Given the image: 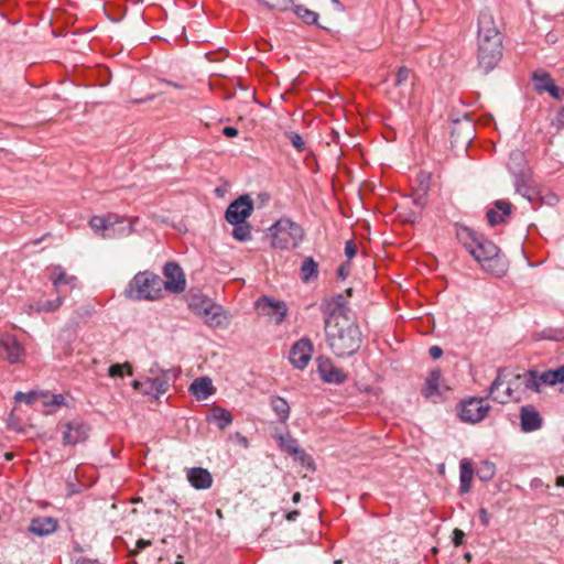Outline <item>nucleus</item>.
Here are the masks:
<instances>
[{
    "label": "nucleus",
    "mask_w": 564,
    "mask_h": 564,
    "mask_svg": "<svg viewBox=\"0 0 564 564\" xmlns=\"http://www.w3.org/2000/svg\"><path fill=\"white\" fill-rule=\"evenodd\" d=\"M536 93H547L555 100H564V88L558 87L551 74L545 70H535L531 75Z\"/></svg>",
    "instance_id": "f8f14e48"
},
{
    "label": "nucleus",
    "mask_w": 564,
    "mask_h": 564,
    "mask_svg": "<svg viewBox=\"0 0 564 564\" xmlns=\"http://www.w3.org/2000/svg\"><path fill=\"white\" fill-rule=\"evenodd\" d=\"M132 387L135 389V390H139L141 393H142V389L145 388V380L144 381H141V380H133L132 381Z\"/></svg>",
    "instance_id": "4d7b16f0"
},
{
    "label": "nucleus",
    "mask_w": 564,
    "mask_h": 564,
    "mask_svg": "<svg viewBox=\"0 0 564 564\" xmlns=\"http://www.w3.org/2000/svg\"><path fill=\"white\" fill-rule=\"evenodd\" d=\"M464 538H465V533L463 530L460 529H454L453 531V536H452V542L455 546H459L464 543Z\"/></svg>",
    "instance_id": "09e8293b"
},
{
    "label": "nucleus",
    "mask_w": 564,
    "mask_h": 564,
    "mask_svg": "<svg viewBox=\"0 0 564 564\" xmlns=\"http://www.w3.org/2000/svg\"><path fill=\"white\" fill-rule=\"evenodd\" d=\"M301 498H302L301 492L297 491V492L293 494L292 501L294 503H299L301 501Z\"/></svg>",
    "instance_id": "e2e57ef3"
},
{
    "label": "nucleus",
    "mask_w": 564,
    "mask_h": 564,
    "mask_svg": "<svg viewBox=\"0 0 564 564\" xmlns=\"http://www.w3.org/2000/svg\"><path fill=\"white\" fill-rule=\"evenodd\" d=\"M350 261L341 263L337 269V276L341 280H345L350 274Z\"/></svg>",
    "instance_id": "49530a36"
},
{
    "label": "nucleus",
    "mask_w": 564,
    "mask_h": 564,
    "mask_svg": "<svg viewBox=\"0 0 564 564\" xmlns=\"http://www.w3.org/2000/svg\"><path fill=\"white\" fill-rule=\"evenodd\" d=\"M134 230L133 228V221H131L127 227L122 228V234L123 235H130L132 234Z\"/></svg>",
    "instance_id": "052dcab7"
},
{
    "label": "nucleus",
    "mask_w": 564,
    "mask_h": 564,
    "mask_svg": "<svg viewBox=\"0 0 564 564\" xmlns=\"http://www.w3.org/2000/svg\"><path fill=\"white\" fill-rule=\"evenodd\" d=\"M485 398L471 397L458 404V416L465 423L476 424L481 422L490 410Z\"/></svg>",
    "instance_id": "423d86ee"
},
{
    "label": "nucleus",
    "mask_w": 564,
    "mask_h": 564,
    "mask_svg": "<svg viewBox=\"0 0 564 564\" xmlns=\"http://www.w3.org/2000/svg\"><path fill=\"white\" fill-rule=\"evenodd\" d=\"M187 480L197 490H205L212 487L213 476L203 467H193L187 470Z\"/></svg>",
    "instance_id": "aec40b11"
},
{
    "label": "nucleus",
    "mask_w": 564,
    "mask_h": 564,
    "mask_svg": "<svg viewBox=\"0 0 564 564\" xmlns=\"http://www.w3.org/2000/svg\"><path fill=\"white\" fill-rule=\"evenodd\" d=\"M116 223H119V218L112 217V216H108V217L94 216L89 220V225H90L91 229L97 234L100 232L104 238H112L113 237V231H115L113 225Z\"/></svg>",
    "instance_id": "4be33fe9"
},
{
    "label": "nucleus",
    "mask_w": 564,
    "mask_h": 564,
    "mask_svg": "<svg viewBox=\"0 0 564 564\" xmlns=\"http://www.w3.org/2000/svg\"><path fill=\"white\" fill-rule=\"evenodd\" d=\"M316 362L317 371L323 381L327 383L340 384L346 380V373L341 369L337 368L330 358L319 356L316 359Z\"/></svg>",
    "instance_id": "dca6fc26"
},
{
    "label": "nucleus",
    "mask_w": 564,
    "mask_h": 564,
    "mask_svg": "<svg viewBox=\"0 0 564 564\" xmlns=\"http://www.w3.org/2000/svg\"><path fill=\"white\" fill-rule=\"evenodd\" d=\"M62 303H63V297L58 295L53 301H37V302L33 303L30 305V310L32 312H36V313H51V312H55L56 310H58L61 307Z\"/></svg>",
    "instance_id": "7c9ffc66"
},
{
    "label": "nucleus",
    "mask_w": 564,
    "mask_h": 564,
    "mask_svg": "<svg viewBox=\"0 0 564 564\" xmlns=\"http://www.w3.org/2000/svg\"><path fill=\"white\" fill-rule=\"evenodd\" d=\"M14 399L18 402H24L26 404H32L36 400V393L33 391L28 392V393L19 391L15 393Z\"/></svg>",
    "instance_id": "c03bdc74"
},
{
    "label": "nucleus",
    "mask_w": 564,
    "mask_h": 564,
    "mask_svg": "<svg viewBox=\"0 0 564 564\" xmlns=\"http://www.w3.org/2000/svg\"><path fill=\"white\" fill-rule=\"evenodd\" d=\"M167 389L169 382L164 378H148L145 380V388L142 389V393L158 399L161 394H164Z\"/></svg>",
    "instance_id": "cd10ccee"
},
{
    "label": "nucleus",
    "mask_w": 564,
    "mask_h": 564,
    "mask_svg": "<svg viewBox=\"0 0 564 564\" xmlns=\"http://www.w3.org/2000/svg\"><path fill=\"white\" fill-rule=\"evenodd\" d=\"M272 410L276 413L281 422H285L290 415V405L288 401L281 397H272L270 401Z\"/></svg>",
    "instance_id": "2f4dec72"
},
{
    "label": "nucleus",
    "mask_w": 564,
    "mask_h": 564,
    "mask_svg": "<svg viewBox=\"0 0 564 564\" xmlns=\"http://www.w3.org/2000/svg\"><path fill=\"white\" fill-rule=\"evenodd\" d=\"M269 232L271 246L280 250L297 248L305 237L303 227L289 217L278 219L271 225Z\"/></svg>",
    "instance_id": "39448f33"
},
{
    "label": "nucleus",
    "mask_w": 564,
    "mask_h": 564,
    "mask_svg": "<svg viewBox=\"0 0 564 564\" xmlns=\"http://www.w3.org/2000/svg\"><path fill=\"white\" fill-rule=\"evenodd\" d=\"M163 279L154 272H138L126 286L123 294L133 301H156L162 297Z\"/></svg>",
    "instance_id": "20e7f679"
},
{
    "label": "nucleus",
    "mask_w": 564,
    "mask_h": 564,
    "mask_svg": "<svg viewBox=\"0 0 564 564\" xmlns=\"http://www.w3.org/2000/svg\"><path fill=\"white\" fill-rule=\"evenodd\" d=\"M188 391L197 399V400H205L209 395H212L215 392V389L213 387L212 379L208 377H200L195 379L189 388Z\"/></svg>",
    "instance_id": "5701e85b"
},
{
    "label": "nucleus",
    "mask_w": 564,
    "mask_h": 564,
    "mask_svg": "<svg viewBox=\"0 0 564 564\" xmlns=\"http://www.w3.org/2000/svg\"><path fill=\"white\" fill-rule=\"evenodd\" d=\"M459 468V492L464 495L470 490L474 468L471 462L466 458L460 460Z\"/></svg>",
    "instance_id": "a878e982"
},
{
    "label": "nucleus",
    "mask_w": 564,
    "mask_h": 564,
    "mask_svg": "<svg viewBox=\"0 0 564 564\" xmlns=\"http://www.w3.org/2000/svg\"><path fill=\"white\" fill-rule=\"evenodd\" d=\"M238 129L235 128V127H225L223 129V134L227 138H234V137H237L238 135Z\"/></svg>",
    "instance_id": "3c124183"
},
{
    "label": "nucleus",
    "mask_w": 564,
    "mask_h": 564,
    "mask_svg": "<svg viewBox=\"0 0 564 564\" xmlns=\"http://www.w3.org/2000/svg\"><path fill=\"white\" fill-rule=\"evenodd\" d=\"M511 163L509 164V170L514 175V187L516 192L525 197L529 202L533 203L535 199V194L528 185L527 175L521 169H514L512 166L513 163L520 165L523 161V154L521 152H513L510 155Z\"/></svg>",
    "instance_id": "ddd939ff"
},
{
    "label": "nucleus",
    "mask_w": 564,
    "mask_h": 564,
    "mask_svg": "<svg viewBox=\"0 0 564 564\" xmlns=\"http://www.w3.org/2000/svg\"><path fill=\"white\" fill-rule=\"evenodd\" d=\"M164 84L169 85V86H172L174 88H182L181 85L176 84V83H173V82H170V80H163Z\"/></svg>",
    "instance_id": "0e129e2a"
},
{
    "label": "nucleus",
    "mask_w": 564,
    "mask_h": 564,
    "mask_svg": "<svg viewBox=\"0 0 564 564\" xmlns=\"http://www.w3.org/2000/svg\"><path fill=\"white\" fill-rule=\"evenodd\" d=\"M0 347L6 354L7 359L11 362L20 361L24 354V349L21 344L14 337H6L0 341Z\"/></svg>",
    "instance_id": "b1692460"
},
{
    "label": "nucleus",
    "mask_w": 564,
    "mask_h": 564,
    "mask_svg": "<svg viewBox=\"0 0 564 564\" xmlns=\"http://www.w3.org/2000/svg\"><path fill=\"white\" fill-rule=\"evenodd\" d=\"M189 308L202 317L207 318L209 325H218L220 315V306L214 304L210 299L202 295H193L188 302Z\"/></svg>",
    "instance_id": "9b49d317"
},
{
    "label": "nucleus",
    "mask_w": 564,
    "mask_h": 564,
    "mask_svg": "<svg viewBox=\"0 0 564 564\" xmlns=\"http://www.w3.org/2000/svg\"><path fill=\"white\" fill-rule=\"evenodd\" d=\"M429 355L431 356V358L433 359H438L442 357L443 355V349L440 347V346H432L430 347L429 349Z\"/></svg>",
    "instance_id": "8fccbe9b"
},
{
    "label": "nucleus",
    "mask_w": 564,
    "mask_h": 564,
    "mask_svg": "<svg viewBox=\"0 0 564 564\" xmlns=\"http://www.w3.org/2000/svg\"><path fill=\"white\" fill-rule=\"evenodd\" d=\"M556 123L558 127L564 128V106L557 112Z\"/></svg>",
    "instance_id": "864d4df0"
},
{
    "label": "nucleus",
    "mask_w": 564,
    "mask_h": 564,
    "mask_svg": "<svg viewBox=\"0 0 564 564\" xmlns=\"http://www.w3.org/2000/svg\"><path fill=\"white\" fill-rule=\"evenodd\" d=\"M253 212V200L248 194L239 196L226 209L225 218L229 224H240L247 220Z\"/></svg>",
    "instance_id": "1a4fd4ad"
},
{
    "label": "nucleus",
    "mask_w": 564,
    "mask_h": 564,
    "mask_svg": "<svg viewBox=\"0 0 564 564\" xmlns=\"http://www.w3.org/2000/svg\"><path fill=\"white\" fill-rule=\"evenodd\" d=\"M416 183L417 185L413 189V192L422 193L423 195H429L431 175L425 172H420L416 176Z\"/></svg>",
    "instance_id": "e433bc0d"
},
{
    "label": "nucleus",
    "mask_w": 564,
    "mask_h": 564,
    "mask_svg": "<svg viewBox=\"0 0 564 564\" xmlns=\"http://www.w3.org/2000/svg\"><path fill=\"white\" fill-rule=\"evenodd\" d=\"M539 380H541L544 386H555L556 383L564 382V367L562 366L554 370L544 371L540 375Z\"/></svg>",
    "instance_id": "473e14b6"
},
{
    "label": "nucleus",
    "mask_w": 564,
    "mask_h": 564,
    "mask_svg": "<svg viewBox=\"0 0 564 564\" xmlns=\"http://www.w3.org/2000/svg\"><path fill=\"white\" fill-rule=\"evenodd\" d=\"M503 383L505 382L502 380V370L498 369V373H497L495 380L489 386L487 398L489 397L494 401H496L500 404H506V403L510 402L512 399V393H513V391L510 387H506V389L502 391V393H499V389H500V387L503 386Z\"/></svg>",
    "instance_id": "412c9836"
},
{
    "label": "nucleus",
    "mask_w": 564,
    "mask_h": 564,
    "mask_svg": "<svg viewBox=\"0 0 564 564\" xmlns=\"http://www.w3.org/2000/svg\"><path fill=\"white\" fill-rule=\"evenodd\" d=\"M555 485L557 487H564V476H557L555 479Z\"/></svg>",
    "instance_id": "680f3d73"
},
{
    "label": "nucleus",
    "mask_w": 564,
    "mask_h": 564,
    "mask_svg": "<svg viewBox=\"0 0 564 564\" xmlns=\"http://www.w3.org/2000/svg\"><path fill=\"white\" fill-rule=\"evenodd\" d=\"M496 473V466L494 463L484 462L481 466L478 468L477 475L480 480L488 481L490 480Z\"/></svg>",
    "instance_id": "4c0bfd02"
},
{
    "label": "nucleus",
    "mask_w": 564,
    "mask_h": 564,
    "mask_svg": "<svg viewBox=\"0 0 564 564\" xmlns=\"http://www.w3.org/2000/svg\"><path fill=\"white\" fill-rule=\"evenodd\" d=\"M536 339H550L555 341L564 340V328L549 327L534 336Z\"/></svg>",
    "instance_id": "c9c22d12"
},
{
    "label": "nucleus",
    "mask_w": 564,
    "mask_h": 564,
    "mask_svg": "<svg viewBox=\"0 0 564 564\" xmlns=\"http://www.w3.org/2000/svg\"><path fill=\"white\" fill-rule=\"evenodd\" d=\"M56 276L53 279V285L56 292H59V288L62 285H69L70 288L75 286L76 278L73 275L66 274L62 267H57L55 269Z\"/></svg>",
    "instance_id": "f704fd0d"
},
{
    "label": "nucleus",
    "mask_w": 564,
    "mask_h": 564,
    "mask_svg": "<svg viewBox=\"0 0 564 564\" xmlns=\"http://www.w3.org/2000/svg\"><path fill=\"white\" fill-rule=\"evenodd\" d=\"M64 395L63 394H53L52 403L55 405H61L64 403Z\"/></svg>",
    "instance_id": "13d9d810"
},
{
    "label": "nucleus",
    "mask_w": 564,
    "mask_h": 564,
    "mask_svg": "<svg viewBox=\"0 0 564 564\" xmlns=\"http://www.w3.org/2000/svg\"><path fill=\"white\" fill-rule=\"evenodd\" d=\"M349 307L343 293L325 299L321 304V312L324 315V324L336 323L348 317Z\"/></svg>",
    "instance_id": "0eeeda50"
},
{
    "label": "nucleus",
    "mask_w": 564,
    "mask_h": 564,
    "mask_svg": "<svg viewBox=\"0 0 564 564\" xmlns=\"http://www.w3.org/2000/svg\"><path fill=\"white\" fill-rule=\"evenodd\" d=\"M456 238L485 271L496 276L507 272L509 263L505 254L484 235L467 226L456 225Z\"/></svg>",
    "instance_id": "f257e3e1"
},
{
    "label": "nucleus",
    "mask_w": 564,
    "mask_h": 564,
    "mask_svg": "<svg viewBox=\"0 0 564 564\" xmlns=\"http://www.w3.org/2000/svg\"><path fill=\"white\" fill-rule=\"evenodd\" d=\"M409 76H410V69L408 67H405V66L399 67L398 72L395 74L394 86H397V87L402 86L404 83L408 82Z\"/></svg>",
    "instance_id": "a19ab883"
},
{
    "label": "nucleus",
    "mask_w": 564,
    "mask_h": 564,
    "mask_svg": "<svg viewBox=\"0 0 564 564\" xmlns=\"http://www.w3.org/2000/svg\"><path fill=\"white\" fill-rule=\"evenodd\" d=\"M110 2H104L102 4V10H104V13L107 15V18L111 21V22H119L122 20V18L124 17L126 14V9L124 10H121L118 14H115L112 13L111 9L108 7Z\"/></svg>",
    "instance_id": "37998d69"
},
{
    "label": "nucleus",
    "mask_w": 564,
    "mask_h": 564,
    "mask_svg": "<svg viewBox=\"0 0 564 564\" xmlns=\"http://www.w3.org/2000/svg\"><path fill=\"white\" fill-rule=\"evenodd\" d=\"M318 276V263L313 257H306L301 265V279L307 283Z\"/></svg>",
    "instance_id": "c756f323"
},
{
    "label": "nucleus",
    "mask_w": 564,
    "mask_h": 564,
    "mask_svg": "<svg viewBox=\"0 0 564 564\" xmlns=\"http://www.w3.org/2000/svg\"><path fill=\"white\" fill-rule=\"evenodd\" d=\"M413 204L419 208L423 209L427 204V195H423L422 193L413 192Z\"/></svg>",
    "instance_id": "a18cd8bd"
},
{
    "label": "nucleus",
    "mask_w": 564,
    "mask_h": 564,
    "mask_svg": "<svg viewBox=\"0 0 564 564\" xmlns=\"http://www.w3.org/2000/svg\"><path fill=\"white\" fill-rule=\"evenodd\" d=\"M90 427L82 420H72L65 424L63 431V444L76 445L85 442L89 436Z\"/></svg>",
    "instance_id": "4468645a"
},
{
    "label": "nucleus",
    "mask_w": 564,
    "mask_h": 564,
    "mask_svg": "<svg viewBox=\"0 0 564 564\" xmlns=\"http://www.w3.org/2000/svg\"><path fill=\"white\" fill-rule=\"evenodd\" d=\"M538 373L535 371H530V378L525 381V388L534 391H540V387L543 384L541 380H539Z\"/></svg>",
    "instance_id": "79ce46f5"
},
{
    "label": "nucleus",
    "mask_w": 564,
    "mask_h": 564,
    "mask_svg": "<svg viewBox=\"0 0 564 564\" xmlns=\"http://www.w3.org/2000/svg\"><path fill=\"white\" fill-rule=\"evenodd\" d=\"M352 291H354V290H352L351 288H348V289L346 290V294H347L348 296H351V295H352Z\"/></svg>",
    "instance_id": "69168bd1"
},
{
    "label": "nucleus",
    "mask_w": 564,
    "mask_h": 564,
    "mask_svg": "<svg viewBox=\"0 0 564 564\" xmlns=\"http://www.w3.org/2000/svg\"><path fill=\"white\" fill-rule=\"evenodd\" d=\"M357 245L352 240H348L345 243V256L348 258V261L354 258L357 253Z\"/></svg>",
    "instance_id": "de8ad7c7"
},
{
    "label": "nucleus",
    "mask_w": 564,
    "mask_h": 564,
    "mask_svg": "<svg viewBox=\"0 0 564 564\" xmlns=\"http://www.w3.org/2000/svg\"><path fill=\"white\" fill-rule=\"evenodd\" d=\"M280 2H262L263 9L267 11H288L292 10L295 15H297L303 22L306 24H316L318 20V13L305 8L303 4H294L291 8L286 4V2H282V6H279Z\"/></svg>",
    "instance_id": "f3484780"
},
{
    "label": "nucleus",
    "mask_w": 564,
    "mask_h": 564,
    "mask_svg": "<svg viewBox=\"0 0 564 564\" xmlns=\"http://www.w3.org/2000/svg\"><path fill=\"white\" fill-rule=\"evenodd\" d=\"M163 275L165 280H163L162 291L166 290L171 293H181L185 290V275L177 262H166L163 267Z\"/></svg>",
    "instance_id": "9d476101"
},
{
    "label": "nucleus",
    "mask_w": 564,
    "mask_h": 564,
    "mask_svg": "<svg viewBox=\"0 0 564 564\" xmlns=\"http://www.w3.org/2000/svg\"><path fill=\"white\" fill-rule=\"evenodd\" d=\"M313 351L314 346L312 340L307 337H303L291 346L289 360L295 369L304 370L312 359Z\"/></svg>",
    "instance_id": "6e6552de"
},
{
    "label": "nucleus",
    "mask_w": 564,
    "mask_h": 564,
    "mask_svg": "<svg viewBox=\"0 0 564 564\" xmlns=\"http://www.w3.org/2000/svg\"><path fill=\"white\" fill-rule=\"evenodd\" d=\"M207 420L215 423L219 430H225L232 423L234 419L228 410L216 406L212 410V414L207 417Z\"/></svg>",
    "instance_id": "c85d7f7f"
},
{
    "label": "nucleus",
    "mask_w": 564,
    "mask_h": 564,
    "mask_svg": "<svg viewBox=\"0 0 564 564\" xmlns=\"http://www.w3.org/2000/svg\"><path fill=\"white\" fill-rule=\"evenodd\" d=\"M58 522L52 517L33 518L29 525V531L37 536H46L57 530Z\"/></svg>",
    "instance_id": "6ab92c4d"
},
{
    "label": "nucleus",
    "mask_w": 564,
    "mask_h": 564,
    "mask_svg": "<svg viewBox=\"0 0 564 564\" xmlns=\"http://www.w3.org/2000/svg\"><path fill=\"white\" fill-rule=\"evenodd\" d=\"M257 308L275 324H281L288 313V307L284 302L274 301L268 296H263L257 301Z\"/></svg>",
    "instance_id": "2eb2a0df"
},
{
    "label": "nucleus",
    "mask_w": 564,
    "mask_h": 564,
    "mask_svg": "<svg viewBox=\"0 0 564 564\" xmlns=\"http://www.w3.org/2000/svg\"><path fill=\"white\" fill-rule=\"evenodd\" d=\"M495 207L498 210H501V214H499L495 209H489L486 213V217H487V220L490 224V226H496V225L505 223L506 218L511 214L512 205H511V203H509L507 200L499 199V200L495 202Z\"/></svg>",
    "instance_id": "393cba45"
},
{
    "label": "nucleus",
    "mask_w": 564,
    "mask_h": 564,
    "mask_svg": "<svg viewBox=\"0 0 564 564\" xmlns=\"http://www.w3.org/2000/svg\"><path fill=\"white\" fill-rule=\"evenodd\" d=\"M124 372H127L129 376L132 375V366L129 362L115 364L111 365L108 369V375L110 377H123Z\"/></svg>",
    "instance_id": "58836bf2"
},
{
    "label": "nucleus",
    "mask_w": 564,
    "mask_h": 564,
    "mask_svg": "<svg viewBox=\"0 0 564 564\" xmlns=\"http://www.w3.org/2000/svg\"><path fill=\"white\" fill-rule=\"evenodd\" d=\"M442 379V372L440 369H433L429 377L426 378L425 386L422 389V394L431 399L433 397H438L441 394L440 392V384Z\"/></svg>",
    "instance_id": "bb28decb"
},
{
    "label": "nucleus",
    "mask_w": 564,
    "mask_h": 564,
    "mask_svg": "<svg viewBox=\"0 0 564 564\" xmlns=\"http://www.w3.org/2000/svg\"><path fill=\"white\" fill-rule=\"evenodd\" d=\"M286 137L291 141L292 145L299 152H303L306 149L305 142L303 141L302 137L297 132H288Z\"/></svg>",
    "instance_id": "ea45409f"
},
{
    "label": "nucleus",
    "mask_w": 564,
    "mask_h": 564,
    "mask_svg": "<svg viewBox=\"0 0 564 564\" xmlns=\"http://www.w3.org/2000/svg\"><path fill=\"white\" fill-rule=\"evenodd\" d=\"M153 98H154V95H150L145 99H142L141 101L152 100Z\"/></svg>",
    "instance_id": "338daca9"
},
{
    "label": "nucleus",
    "mask_w": 564,
    "mask_h": 564,
    "mask_svg": "<svg viewBox=\"0 0 564 564\" xmlns=\"http://www.w3.org/2000/svg\"><path fill=\"white\" fill-rule=\"evenodd\" d=\"M149 545H151V541H149V540L140 539V540H138V542H137V547H138L139 550L145 549V547H147V546H149Z\"/></svg>",
    "instance_id": "bf43d9fd"
},
{
    "label": "nucleus",
    "mask_w": 564,
    "mask_h": 564,
    "mask_svg": "<svg viewBox=\"0 0 564 564\" xmlns=\"http://www.w3.org/2000/svg\"><path fill=\"white\" fill-rule=\"evenodd\" d=\"M520 425L523 432H533L542 426V417L533 405H524L521 408Z\"/></svg>",
    "instance_id": "a211bd4d"
},
{
    "label": "nucleus",
    "mask_w": 564,
    "mask_h": 564,
    "mask_svg": "<svg viewBox=\"0 0 564 564\" xmlns=\"http://www.w3.org/2000/svg\"><path fill=\"white\" fill-rule=\"evenodd\" d=\"M324 330L330 351L338 358L351 357L361 347L364 337L361 329L350 318H344L336 323L327 322Z\"/></svg>",
    "instance_id": "7ed1b4c3"
},
{
    "label": "nucleus",
    "mask_w": 564,
    "mask_h": 564,
    "mask_svg": "<svg viewBox=\"0 0 564 564\" xmlns=\"http://www.w3.org/2000/svg\"><path fill=\"white\" fill-rule=\"evenodd\" d=\"M234 226L232 237L238 241H249L252 238L251 225L245 220L240 224H231Z\"/></svg>",
    "instance_id": "72a5a7b5"
},
{
    "label": "nucleus",
    "mask_w": 564,
    "mask_h": 564,
    "mask_svg": "<svg viewBox=\"0 0 564 564\" xmlns=\"http://www.w3.org/2000/svg\"><path fill=\"white\" fill-rule=\"evenodd\" d=\"M477 43L478 66L485 74H488L502 57V34L489 8L482 9L479 13Z\"/></svg>",
    "instance_id": "f03ea898"
},
{
    "label": "nucleus",
    "mask_w": 564,
    "mask_h": 564,
    "mask_svg": "<svg viewBox=\"0 0 564 564\" xmlns=\"http://www.w3.org/2000/svg\"><path fill=\"white\" fill-rule=\"evenodd\" d=\"M300 514L301 513L299 510H293V511L288 512L285 514V518L288 521L292 522V521H295Z\"/></svg>",
    "instance_id": "5fc2aeb1"
},
{
    "label": "nucleus",
    "mask_w": 564,
    "mask_h": 564,
    "mask_svg": "<svg viewBox=\"0 0 564 564\" xmlns=\"http://www.w3.org/2000/svg\"><path fill=\"white\" fill-rule=\"evenodd\" d=\"M541 200L547 203L549 205H554L557 202V197L554 194H550L545 197H542Z\"/></svg>",
    "instance_id": "6e6d98bb"
},
{
    "label": "nucleus",
    "mask_w": 564,
    "mask_h": 564,
    "mask_svg": "<svg viewBox=\"0 0 564 564\" xmlns=\"http://www.w3.org/2000/svg\"><path fill=\"white\" fill-rule=\"evenodd\" d=\"M465 558H466L467 561H470V560H471V554H470V553H466V554H465Z\"/></svg>",
    "instance_id": "774afa93"
},
{
    "label": "nucleus",
    "mask_w": 564,
    "mask_h": 564,
    "mask_svg": "<svg viewBox=\"0 0 564 564\" xmlns=\"http://www.w3.org/2000/svg\"><path fill=\"white\" fill-rule=\"evenodd\" d=\"M479 519L484 525L487 527L489 524V513L486 509L481 508L479 510Z\"/></svg>",
    "instance_id": "603ef678"
}]
</instances>
